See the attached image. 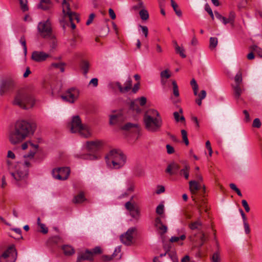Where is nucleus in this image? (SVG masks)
Here are the masks:
<instances>
[{
  "label": "nucleus",
  "mask_w": 262,
  "mask_h": 262,
  "mask_svg": "<svg viewBox=\"0 0 262 262\" xmlns=\"http://www.w3.org/2000/svg\"><path fill=\"white\" fill-rule=\"evenodd\" d=\"M251 49L252 51L256 55H257L260 57H262V49L258 47L256 45H253L251 47Z\"/></svg>",
  "instance_id": "obj_34"
},
{
  "label": "nucleus",
  "mask_w": 262,
  "mask_h": 262,
  "mask_svg": "<svg viewBox=\"0 0 262 262\" xmlns=\"http://www.w3.org/2000/svg\"><path fill=\"white\" fill-rule=\"evenodd\" d=\"M89 84H92L94 86H97L98 85V79L94 78L91 80L89 82Z\"/></svg>",
  "instance_id": "obj_63"
},
{
  "label": "nucleus",
  "mask_w": 262,
  "mask_h": 262,
  "mask_svg": "<svg viewBox=\"0 0 262 262\" xmlns=\"http://www.w3.org/2000/svg\"><path fill=\"white\" fill-rule=\"evenodd\" d=\"M39 226L40 227V228L41 229L40 231L42 233H43L44 234H46V233H48V228H47L46 227L45 224L41 223V224H40V225Z\"/></svg>",
  "instance_id": "obj_61"
},
{
  "label": "nucleus",
  "mask_w": 262,
  "mask_h": 262,
  "mask_svg": "<svg viewBox=\"0 0 262 262\" xmlns=\"http://www.w3.org/2000/svg\"><path fill=\"white\" fill-rule=\"evenodd\" d=\"M126 117L121 111L114 112V114L110 116V124L111 125L120 124L124 122Z\"/></svg>",
  "instance_id": "obj_14"
},
{
  "label": "nucleus",
  "mask_w": 262,
  "mask_h": 262,
  "mask_svg": "<svg viewBox=\"0 0 262 262\" xmlns=\"http://www.w3.org/2000/svg\"><path fill=\"white\" fill-rule=\"evenodd\" d=\"M139 15L143 20H146L149 17L148 11L145 9L141 10L139 12Z\"/></svg>",
  "instance_id": "obj_37"
},
{
  "label": "nucleus",
  "mask_w": 262,
  "mask_h": 262,
  "mask_svg": "<svg viewBox=\"0 0 262 262\" xmlns=\"http://www.w3.org/2000/svg\"><path fill=\"white\" fill-rule=\"evenodd\" d=\"M157 228L161 231L162 234H164L167 232V227L163 224H161Z\"/></svg>",
  "instance_id": "obj_57"
},
{
  "label": "nucleus",
  "mask_w": 262,
  "mask_h": 262,
  "mask_svg": "<svg viewBox=\"0 0 262 262\" xmlns=\"http://www.w3.org/2000/svg\"><path fill=\"white\" fill-rule=\"evenodd\" d=\"M52 6V3L50 0H40L38 5V8L47 10L49 9Z\"/></svg>",
  "instance_id": "obj_26"
},
{
  "label": "nucleus",
  "mask_w": 262,
  "mask_h": 262,
  "mask_svg": "<svg viewBox=\"0 0 262 262\" xmlns=\"http://www.w3.org/2000/svg\"><path fill=\"white\" fill-rule=\"evenodd\" d=\"M173 116H174V118L177 122H179L180 121H185L184 117L182 116L180 117L179 113H178L177 112H175L173 113Z\"/></svg>",
  "instance_id": "obj_47"
},
{
  "label": "nucleus",
  "mask_w": 262,
  "mask_h": 262,
  "mask_svg": "<svg viewBox=\"0 0 262 262\" xmlns=\"http://www.w3.org/2000/svg\"><path fill=\"white\" fill-rule=\"evenodd\" d=\"M172 84L173 86V94L174 96L176 97H178L179 96V91L178 89V86L177 84V82L175 80H172Z\"/></svg>",
  "instance_id": "obj_38"
},
{
  "label": "nucleus",
  "mask_w": 262,
  "mask_h": 262,
  "mask_svg": "<svg viewBox=\"0 0 262 262\" xmlns=\"http://www.w3.org/2000/svg\"><path fill=\"white\" fill-rule=\"evenodd\" d=\"M64 254L67 256H70L74 253V249L69 245H64L62 247Z\"/></svg>",
  "instance_id": "obj_27"
},
{
  "label": "nucleus",
  "mask_w": 262,
  "mask_h": 262,
  "mask_svg": "<svg viewBox=\"0 0 262 262\" xmlns=\"http://www.w3.org/2000/svg\"><path fill=\"white\" fill-rule=\"evenodd\" d=\"M75 157L78 158H81L83 159H89V160H95L96 159L97 157L96 156L94 155L90 154H85L83 155L81 154H75Z\"/></svg>",
  "instance_id": "obj_29"
},
{
  "label": "nucleus",
  "mask_w": 262,
  "mask_h": 262,
  "mask_svg": "<svg viewBox=\"0 0 262 262\" xmlns=\"http://www.w3.org/2000/svg\"><path fill=\"white\" fill-rule=\"evenodd\" d=\"M91 251L93 253V256L94 254H99L102 253V250L100 247H96Z\"/></svg>",
  "instance_id": "obj_55"
},
{
  "label": "nucleus",
  "mask_w": 262,
  "mask_h": 262,
  "mask_svg": "<svg viewBox=\"0 0 262 262\" xmlns=\"http://www.w3.org/2000/svg\"><path fill=\"white\" fill-rule=\"evenodd\" d=\"M115 86H117L120 92L122 93H125L129 91L132 87V81L130 78H128L124 84V86H122L121 83L119 82H116L114 83Z\"/></svg>",
  "instance_id": "obj_16"
},
{
  "label": "nucleus",
  "mask_w": 262,
  "mask_h": 262,
  "mask_svg": "<svg viewBox=\"0 0 262 262\" xmlns=\"http://www.w3.org/2000/svg\"><path fill=\"white\" fill-rule=\"evenodd\" d=\"M193 201L195 202L197 208L198 209L199 214L200 215H201L202 214V210L204 209L205 210V212L207 211V209L206 208L207 205H206V201L204 199H201L199 200V201H196L195 198H194L193 196H192Z\"/></svg>",
  "instance_id": "obj_18"
},
{
  "label": "nucleus",
  "mask_w": 262,
  "mask_h": 262,
  "mask_svg": "<svg viewBox=\"0 0 262 262\" xmlns=\"http://www.w3.org/2000/svg\"><path fill=\"white\" fill-rule=\"evenodd\" d=\"M171 77V73L168 69H166L160 73L161 79H168Z\"/></svg>",
  "instance_id": "obj_35"
},
{
  "label": "nucleus",
  "mask_w": 262,
  "mask_h": 262,
  "mask_svg": "<svg viewBox=\"0 0 262 262\" xmlns=\"http://www.w3.org/2000/svg\"><path fill=\"white\" fill-rule=\"evenodd\" d=\"M93 253L91 251L86 250L84 253L81 254L77 257V262H80L83 260H92L93 259Z\"/></svg>",
  "instance_id": "obj_22"
},
{
  "label": "nucleus",
  "mask_w": 262,
  "mask_h": 262,
  "mask_svg": "<svg viewBox=\"0 0 262 262\" xmlns=\"http://www.w3.org/2000/svg\"><path fill=\"white\" fill-rule=\"evenodd\" d=\"M235 18V13L233 12H231L229 14V15L228 16V23L233 24L234 20Z\"/></svg>",
  "instance_id": "obj_53"
},
{
  "label": "nucleus",
  "mask_w": 262,
  "mask_h": 262,
  "mask_svg": "<svg viewBox=\"0 0 262 262\" xmlns=\"http://www.w3.org/2000/svg\"><path fill=\"white\" fill-rule=\"evenodd\" d=\"M206 96V92L205 90H202L200 94L198 95V98L204 99Z\"/></svg>",
  "instance_id": "obj_64"
},
{
  "label": "nucleus",
  "mask_w": 262,
  "mask_h": 262,
  "mask_svg": "<svg viewBox=\"0 0 262 262\" xmlns=\"http://www.w3.org/2000/svg\"><path fill=\"white\" fill-rule=\"evenodd\" d=\"M133 128H135L137 130L138 128V124L127 123L121 127V129L125 130H129Z\"/></svg>",
  "instance_id": "obj_33"
},
{
  "label": "nucleus",
  "mask_w": 262,
  "mask_h": 262,
  "mask_svg": "<svg viewBox=\"0 0 262 262\" xmlns=\"http://www.w3.org/2000/svg\"><path fill=\"white\" fill-rule=\"evenodd\" d=\"M218 43L217 38L216 37H210L209 39V48L210 49H214Z\"/></svg>",
  "instance_id": "obj_36"
},
{
  "label": "nucleus",
  "mask_w": 262,
  "mask_h": 262,
  "mask_svg": "<svg viewBox=\"0 0 262 262\" xmlns=\"http://www.w3.org/2000/svg\"><path fill=\"white\" fill-rule=\"evenodd\" d=\"M62 13L64 15V18L68 17L70 22H73L74 20H76L77 22L80 21L77 14L71 11L70 4L66 0H63Z\"/></svg>",
  "instance_id": "obj_10"
},
{
  "label": "nucleus",
  "mask_w": 262,
  "mask_h": 262,
  "mask_svg": "<svg viewBox=\"0 0 262 262\" xmlns=\"http://www.w3.org/2000/svg\"><path fill=\"white\" fill-rule=\"evenodd\" d=\"M70 130L73 133H78L84 138H88L91 136L89 127L86 124H82L79 116L73 117L70 124Z\"/></svg>",
  "instance_id": "obj_5"
},
{
  "label": "nucleus",
  "mask_w": 262,
  "mask_h": 262,
  "mask_svg": "<svg viewBox=\"0 0 262 262\" xmlns=\"http://www.w3.org/2000/svg\"><path fill=\"white\" fill-rule=\"evenodd\" d=\"M86 200L83 192H81L74 197L72 201L74 204H81Z\"/></svg>",
  "instance_id": "obj_25"
},
{
  "label": "nucleus",
  "mask_w": 262,
  "mask_h": 262,
  "mask_svg": "<svg viewBox=\"0 0 262 262\" xmlns=\"http://www.w3.org/2000/svg\"><path fill=\"white\" fill-rule=\"evenodd\" d=\"M234 98L238 99L244 91L243 85H231Z\"/></svg>",
  "instance_id": "obj_20"
},
{
  "label": "nucleus",
  "mask_w": 262,
  "mask_h": 262,
  "mask_svg": "<svg viewBox=\"0 0 262 262\" xmlns=\"http://www.w3.org/2000/svg\"><path fill=\"white\" fill-rule=\"evenodd\" d=\"M190 167L188 165H185L184 168L182 169L180 171V175L183 176L186 179H188L189 178V171Z\"/></svg>",
  "instance_id": "obj_31"
},
{
  "label": "nucleus",
  "mask_w": 262,
  "mask_h": 262,
  "mask_svg": "<svg viewBox=\"0 0 262 262\" xmlns=\"http://www.w3.org/2000/svg\"><path fill=\"white\" fill-rule=\"evenodd\" d=\"M143 120L145 128L150 132L159 131L162 125V120L159 112L154 109L147 111Z\"/></svg>",
  "instance_id": "obj_2"
},
{
  "label": "nucleus",
  "mask_w": 262,
  "mask_h": 262,
  "mask_svg": "<svg viewBox=\"0 0 262 262\" xmlns=\"http://www.w3.org/2000/svg\"><path fill=\"white\" fill-rule=\"evenodd\" d=\"M21 10L26 11L28 10L27 0H19Z\"/></svg>",
  "instance_id": "obj_44"
},
{
  "label": "nucleus",
  "mask_w": 262,
  "mask_h": 262,
  "mask_svg": "<svg viewBox=\"0 0 262 262\" xmlns=\"http://www.w3.org/2000/svg\"><path fill=\"white\" fill-rule=\"evenodd\" d=\"M79 91L75 88L68 89L65 93L61 96L62 99L66 102L73 103L78 98Z\"/></svg>",
  "instance_id": "obj_9"
},
{
  "label": "nucleus",
  "mask_w": 262,
  "mask_h": 262,
  "mask_svg": "<svg viewBox=\"0 0 262 262\" xmlns=\"http://www.w3.org/2000/svg\"><path fill=\"white\" fill-rule=\"evenodd\" d=\"M95 16V15L94 13L90 14V15H89V18L86 22V25L88 26L90 25L93 22Z\"/></svg>",
  "instance_id": "obj_56"
},
{
  "label": "nucleus",
  "mask_w": 262,
  "mask_h": 262,
  "mask_svg": "<svg viewBox=\"0 0 262 262\" xmlns=\"http://www.w3.org/2000/svg\"><path fill=\"white\" fill-rule=\"evenodd\" d=\"M164 205L161 204L159 205L156 208V213L158 214H162L164 212Z\"/></svg>",
  "instance_id": "obj_49"
},
{
  "label": "nucleus",
  "mask_w": 262,
  "mask_h": 262,
  "mask_svg": "<svg viewBox=\"0 0 262 262\" xmlns=\"http://www.w3.org/2000/svg\"><path fill=\"white\" fill-rule=\"evenodd\" d=\"M134 196H132L130 201L125 203V209L129 211L130 215L136 221H138L140 216V210L137 203L133 201Z\"/></svg>",
  "instance_id": "obj_7"
},
{
  "label": "nucleus",
  "mask_w": 262,
  "mask_h": 262,
  "mask_svg": "<svg viewBox=\"0 0 262 262\" xmlns=\"http://www.w3.org/2000/svg\"><path fill=\"white\" fill-rule=\"evenodd\" d=\"M108 13H109V15H110V17L112 19H115L116 18V14H115L114 10L112 8H110L109 9Z\"/></svg>",
  "instance_id": "obj_62"
},
{
  "label": "nucleus",
  "mask_w": 262,
  "mask_h": 262,
  "mask_svg": "<svg viewBox=\"0 0 262 262\" xmlns=\"http://www.w3.org/2000/svg\"><path fill=\"white\" fill-rule=\"evenodd\" d=\"M64 64L63 63H53L51 64V67L59 69L61 72H63L64 71Z\"/></svg>",
  "instance_id": "obj_39"
},
{
  "label": "nucleus",
  "mask_w": 262,
  "mask_h": 262,
  "mask_svg": "<svg viewBox=\"0 0 262 262\" xmlns=\"http://www.w3.org/2000/svg\"><path fill=\"white\" fill-rule=\"evenodd\" d=\"M50 55L43 51H33L32 53L31 58L33 60L37 62H41L46 61Z\"/></svg>",
  "instance_id": "obj_15"
},
{
  "label": "nucleus",
  "mask_w": 262,
  "mask_h": 262,
  "mask_svg": "<svg viewBox=\"0 0 262 262\" xmlns=\"http://www.w3.org/2000/svg\"><path fill=\"white\" fill-rule=\"evenodd\" d=\"M211 260L212 262H221V258L219 252L217 251L213 253Z\"/></svg>",
  "instance_id": "obj_41"
},
{
  "label": "nucleus",
  "mask_w": 262,
  "mask_h": 262,
  "mask_svg": "<svg viewBox=\"0 0 262 262\" xmlns=\"http://www.w3.org/2000/svg\"><path fill=\"white\" fill-rule=\"evenodd\" d=\"M242 204L243 206L244 207L245 211L247 212H249L250 210V208L249 205H248L247 202L246 201V200H243L242 201Z\"/></svg>",
  "instance_id": "obj_54"
},
{
  "label": "nucleus",
  "mask_w": 262,
  "mask_h": 262,
  "mask_svg": "<svg viewBox=\"0 0 262 262\" xmlns=\"http://www.w3.org/2000/svg\"><path fill=\"white\" fill-rule=\"evenodd\" d=\"M261 122L258 118H255L253 122L252 126L254 127L259 128L261 126Z\"/></svg>",
  "instance_id": "obj_52"
},
{
  "label": "nucleus",
  "mask_w": 262,
  "mask_h": 262,
  "mask_svg": "<svg viewBox=\"0 0 262 262\" xmlns=\"http://www.w3.org/2000/svg\"><path fill=\"white\" fill-rule=\"evenodd\" d=\"M200 240L201 241V244H200V246L201 247L204 245V243L207 240V237H206L205 233L203 231L201 232V236L200 237Z\"/></svg>",
  "instance_id": "obj_50"
},
{
  "label": "nucleus",
  "mask_w": 262,
  "mask_h": 262,
  "mask_svg": "<svg viewBox=\"0 0 262 262\" xmlns=\"http://www.w3.org/2000/svg\"><path fill=\"white\" fill-rule=\"evenodd\" d=\"M235 83L232 85H243L242 83V73L241 71H239L234 77Z\"/></svg>",
  "instance_id": "obj_30"
},
{
  "label": "nucleus",
  "mask_w": 262,
  "mask_h": 262,
  "mask_svg": "<svg viewBox=\"0 0 262 262\" xmlns=\"http://www.w3.org/2000/svg\"><path fill=\"white\" fill-rule=\"evenodd\" d=\"M180 169V166L175 162L170 163L167 167L165 172L170 175L177 174Z\"/></svg>",
  "instance_id": "obj_19"
},
{
  "label": "nucleus",
  "mask_w": 262,
  "mask_h": 262,
  "mask_svg": "<svg viewBox=\"0 0 262 262\" xmlns=\"http://www.w3.org/2000/svg\"><path fill=\"white\" fill-rule=\"evenodd\" d=\"M33 97L26 93H19L15 98L13 103L24 109H29L34 105Z\"/></svg>",
  "instance_id": "obj_6"
},
{
  "label": "nucleus",
  "mask_w": 262,
  "mask_h": 262,
  "mask_svg": "<svg viewBox=\"0 0 262 262\" xmlns=\"http://www.w3.org/2000/svg\"><path fill=\"white\" fill-rule=\"evenodd\" d=\"M30 165L29 162L19 164L16 167L14 172H11V175L15 180V184L19 187L25 186L28 175V168Z\"/></svg>",
  "instance_id": "obj_4"
},
{
  "label": "nucleus",
  "mask_w": 262,
  "mask_h": 262,
  "mask_svg": "<svg viewBox=\"0 0 262 262\" xmlns=\"http://www.w3.org/2000/svg\"><path fill=\"white\" fill-rule=\"evenodd\" d=\"M175 50L177 53L179 54L182 58H185L186 57V55L184 53V49L182 47L177 46V48L175 49Z\"/></svg>",
  "instance_id": "obj_43"
},
{
  "label": "nucleus",
  "mask_w": 262,
  "mask_h": 262,
  "mask_svg": "<svg viewBox=\"0 0 262 262\" xmlns=\"http://www.w3.org/2000/svg\"><path fill=\"white\" fill-rule=\"evenodd\" d=\"M17 252L14 245L9 246L0 256V262H15Z\"/></svg>",
  "instance_id": "obj_8"
},
{
  "label": "nucleus",
  "mask_w": 262,
  "mask_h": 262,
  "mask_svg": "<svg viewBox=\"0 0 262 262\" xmlns=\"http://www.w3.org/2000/svg\"><path fill=\"white\" fill-rule=\"evenodd\" d=\"M105 160L108 167L117 169L124 166L126 157L120 150L113 149L105 156Z\"/></svg>",
  "instance_id": "obj_3"
},
{
  "label": "nucleus",
  "mask_w": 262,
  "mask_h": 262,
  "mask_svg": "<svg viewBox=\"0 0 262 262\" xmlns=\"http://www.w3.org/2000/svg\"><path fill=\"white\" fill-rule=\"evenodd\" d=\"M70 173V170L68 167H61L53 169V177L59 180H67Z\"/></svg>",
  "instance_id": "obj_11"
},
{
  "label": "nucleus",
  "mask_w": 262,
  "mask_h": 262,
  "mask_svg": "<svg viewBox=\"0 0 262 262\" xmlns=\"http://www.w3.org/2000/svg\"><path fill=\"white\" fill-rule=\"evenodd\" d=\"M135 101L139 102L140 105L141 106H143L144 105H145L146 101H147V99H146V97L142 96V97H141L140 98L136 99Z\"/></svg>",
  "instance_id": "obj_48"
},
{
  "label": "nucleus",
  "mask_w": 262,
  "mask_h": 262,
  "mask_svg": "<svg viewBox=\"0 0 262 262\" xmlns=\"http://www.w3.org/2000/svg\"><path fill=\"white\" fill-rule=\"evenodd\" d=\"M181 134L185 144L186 145H188L189 144V141L187 138V132L184 129H182L181 130Z\"/></svg>",
  "instance_id": "obj_45"
},
{
  "label": "nucleus",
  "mask_w": 262,
  "mask_h": 262,
  "mask_svg": "<svg viewBox=\"0 0 262 262\" xmlns=\"http://www.w3.org/2000/svg\"><path fill=\"white\" fill-rule=\"evenodd\" d=\"M135 189V185L133 183L129 182L126 191L129 193L133 192Z\"/></svg>",
  "instance_id": "obj_58"
},
{
  "label": "nucleus",
  "mask_w": 262,
  "mask_h": 262,
  "mask_svg": "<svg viewBox=\"0 0 262 262\" xmlns=\"http://www.w3.org/2000/svg\"><path fill=\"white\" fill-rule=\"evenodd\" d=\"M13 86L14 82L11 80H8L4 81L1 86V92L4 93L7 91L11 89Z\"/></svg>",
  "instance_id": "obj_23"
},
{
  "label": "nucleus",
  "mask_w": 262,
  "mask_h": 262,
  "mask_svg": "<svg viewBox=\"0 0 262 262\" xmlns=\"http://www.w3.org/2000/svg\"><path fill=\"white\" fill-rule=\"evenodd\" d=\"M203 225L201 221V217L200 216L197 220L194 222H191L188 225L189 228L191 230L200 229V227Z\"/></svg>",
  "instance_id": "obj_24"
},
{
  "label": "nucleus",
  "mask_w": 262,
  "mask_h": 262,
  "mask_svg": "<svg viewBox=\"0 0 262 262\" xmlns=\"http://www.w3.org/2000/svg\"><path fill=\"white\" fill-rule=\"evenodd\" d=\"M166 149H167V152L168 154H172L174 153V149L173 147H172L171 145H170L169 144H167L166 146Z\"/></svg>",
  "instance_id": "obj_59"
},
{
  "label": "nucleus",
  "mask_w": 262,
  "mask_h": 262,
  "mask_svg": "<svg viewBox=\"0 0 262 262\" xmlns=\"http://www.w3.org/2000/svg\"><path fill=\"white\" fill-rule=\"evenodd\" d=\"M171 5L173 9L176 14L179 17L182 16V12L180 9H178V6L174 0H170Z\"/></svg>",
  "instance_id": "obj_32"
},
{
  "label": "nucleus",
  "mask_w": 262,
  "mask_h": 262,
  "mask_svg": "<svg viewBox=\"0 0 262 262\" xmlns=\"http://www.w3.org/2000/svg\"><path fill=\"white\" fill-rule=\"evenodd\" d=\"M102 145V141L100 140L88 141L86 142V148L88 150L90 151L97 150Z\"/></svg>",
  "instance_id": "obj_17"
},
{
  "label": "nucleus",
  "mask_w": 262,
  "mask_h": 262,
  "mask_svg": "<svg viewBox=\"0 0 262 262\" xmlns=\"http://www.w3.org/2000/svg\"><path fill=\"white\" fill-rule=\"evenodd\" d=\"M80 66L81 69L83 71L84 75H86L89 69L90 63L89 62L85 60H82L80 62Z\"/></svg>",
  "instance_id": "obj_28"
},
{
  "label": "nucleus",
  "mask_w": 262,
  "mask_h": 262,
  "mask_svg": "<svg viewBox=\"0 0 262 262\" xmlns=\"http://www.w3.org/2000/svg\"><path fill=\"white\" fill-rule=\"evenodd\" d=\"M189 185L190 190L193 194H195L201 187V183L194 180L189 181Z\"/></svg>",
  "instance_id": "obj_21"
},
{
  "label": "nucleus",
  "mask_w": 262,
  "mask_h": 262,
  "mask_svg": "<svg viewBox=\"0 0 262 262\" xmlns=\"http://www.w3.org/2000/svg\"><path fill=\"white\" fill-rule=\"evenodd\" d=\"M139 27L141 29L142 33H143L145 37H147L148 34V28L146 26H144L140 25L139 26Z\"/></svg>",
  "instance_id": "obj_51"
},
{
  "label": "nucleus",
  "mask_w": 262,
  "mask_h": 262,
  "mask_svg": "<svg viewBox=\"0 0 262 262\" xmlns=\"http://www.w3.org/2000/svg\"><path fill=\"white\" fill-rule=\"evenodd\" d=\"M38 30L43 37L50 35L52 28L50 20L48 19L45 21L40 22L38 25Z\"/></svg>",
  "instance_id": "obj_13"
},
{
  "label": "nucleus",
  "mask_w": 262,
  "mask_h": 262,
  "mask_svg": "<svg viewBox=\"0 0 262 262\" xmlns=\"http://www.w3.org/2000/svg\"><path fill=\"white\" fill-rule=\"evenodd\" d=\"M19 42L21 43V45L23 47L24 52L25 55H26L27 52V46H26V39L24 36H23L20 37L19 39Z\"/></svg>",
  "instance_id": "obj_42"
},
{
  "label": "nucleus",
  "mask_w": 262,
  "mask_h": 262,
  "mask_svg": "<svg viewBox=\"0 0 262 262\" xmlns=\"http://www.w3.org/2000/svg\"><path fill=\"white\" fill-rule=\"evenodd\" d=\"M130 108L136 111L137 113H140L141 108L135 103V101H132L130 105Z\"/></svg>",
  "instance_id": "obj_46"
},
{
  "label": "nucleus",
  "mask_w": 262,
  "mask_h": 262,
  "mask_svg": "<svg viewBox=\"0 0 262 262\" xmlns=\"http://www.w3.org/2000/svg\"><path fill=\"white\" fill-rule=\"evenodd\" d=\"M214 14L216 17L222 21L224 25H226L228 23L227 18L223 16L217 11H214Z\"/></svg>",
  "instance_id": "obj_40"
},
{
  "label": "nucleus",
  "mask_w": 262,
  "mask_h": 262,
  "mask_svg": "<svg viewBox=\"0 0 262 262\" xmlns=\"http://www.w3.org/2000/svg\"><path fill=\"white\" fill-rule=\"evenodd\" d=\"M136 231L135 227H131L124 234H122L120 239L121 242L124 245L130 246L133 243L134 233Z\"/></svg>",
  "instance_id": "obj_12"
},
{
  "label": "nucleus",
  "mask_w": 262,
  "mask_h": 262,
  "mask_svg": "<svg viewBox=\"0 0 262 262\" xmlns=\"http://www.w3.org/2000/svg\"><path fill=\"white\" fill-rule=\"evenodd\" d=\"M243 224H244L245 233L246 234H249L250 232V229L249 224L248 223V222H246V223H243Z\"/></svg>",
  "instance_id": "obj_60"
},
{
  "label": "nucleus",
  "mask_w": 262,
  "mask_h": 262,
  "mask_svg": "<svg viewBox=\"0 0 262 262\" xmlns=\"http://www.w3.org/2000/svg\"><path fill=\"white\" fill-rule=\"evenodd\" d=\"M35 130L34 124L25 120L17 121L13 130L9 134V141L13 144L21 142L30 135H32Z\"/></svg>",
  "instance_id": "obj_1"
}]
</instances>
